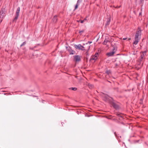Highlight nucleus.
Returning <instances> with one entry per match:
<instances>
[{
  "label": "nucleus",
  "instance_id": "nucleus-33",
  "mask_svg": "<svg viewBox=\"0 0 148 148\" xmlns=\"http://www.w3.org/2000/svg\"><path fill=\"white\" fill-rule=\"evenodd\" d=\"M141 14V13H139V15H140V14Z\"/></svg>",
  "mask_w": 148,
  "mask_h": 148
},
{
  "label": "nucleus",
  "instance_id": "nucleus-24",
  "mask_svg": "<svg viewBox=\"0 0 148 148\" xmlns=\"http://www.w3.org/2000/svg\"><path fill=\"white\" fill-rule=\"evenodd\" d=\"M127 39V38H124L123 39V40H126V39Z\"/></svg>",
  "mask_w": 148,
  "mask_h": 148
},
{
  "label": "nucleus",
  "instance_id": "nucleus-7",
  "mask_svg": "<svg viewBox=\"0 0 148 148\" xmlns=\"http://www.w3.org/2000/svg\"><path fill=\"white\" fill-rule=\"evenodd\" d=\"M75 48L78 49L84 50V48L80 44L78 45H74Z\"/></svg>",
  "mask_w": 148,
  "mask_h": 148
},
{
  "label": "nucleus",
  "instance_id": "nucleus-9",
  "mask_svg": "<svg viewBox=\"0 0 148 148\" xmlns=\"http://www.w3.org/2000/svg\"><path fill=\"white\" fill-rule=\"evenodd\" d=\"M99 50L98 52L96 51L95 55H93V60H96L97 58V57L98 56L99 54Z\"/></svg>",
  "mask_w": 148,
  "mask_h": 148
},
{
  "label": "nucleus",
  "instance_id": "nucleus-3",
  "mask_svg": "<svg viewBox=\"0 0 148 148\" xmlns=\"http://www.w3.org/2000/svg\"><path fill=\"white\" fill-rule=\"evenodd\" d=\"M6 11L4 8H2L0 12V23L2 22L3 19L5 16Z\"/></svg>",
  "mask_w": 148,
  "mask_h": 148
},
{
  "label": "nucleus",
  "instance_id": "nucleus-18",
  "mask_svg": "<svg viewBox=\"0 0 148 148\" xmlns=\"http://www.w3.org/2000/svg\"><path fill=\"white\" fill-rule=\"evenodd\" d=\"M122 114H121V113H117L116 114V115L118 116H119V117H122Z\"/></svg>",
  "mask_w": 148,
  "mask_h": 148
},
{
  "label": "nucleus",
  "instance_id": "nucleus-29",
  "mask_svg": "<svg viewBox=\"0 0 148 148\" xmlns=\"http://www.w3.org/2000/svg\"><path fill=\"white\" fill-rule=\"evenodd\" d=\"M88 42L89 43H91L92 42Z\"/></svg>",
  "mask_w": 148,
  "mask_h": 148
},
{
  "label": "nucleus",
  "instance_id": "nucleus-22",
  "mask_svg": "<svg viewBox=\"0 0 148 148\" xmlns=\"http://www.w3.org/2000/svg\"><path fill=\"white\" fill-rule=\"evenodd\" d=\"M140 3L143 4L144 2V0H140Z\"/></svg>",
  "mask_w": 148,
  "mask_h": 148
},
{
  "label": "nucleus",
  "instance_id": "nucleus-28",
  "mask_svg": "<svg viewBox=\"0 0 148 148\" xmlns=\"http://www.w3.org/2000/svg\"><path fill=\"white\" fill-rule=\"evenodd\" d=\"M87 116H88V117H89L90 116L89 115H86Z\"/></svg>",
  "mask_w": 148,
  "mask_h": 148
},
{
  "label": "nucleus",
  "instance_id": "nucleus-13",
  "mask_svg": "<svg viewBox=\"0 0 148 148\" xmlns=\"http://www.w3.org/2000/svg\"><path fill=\"white\" fill-rule=\"evenodd\" d=\"M110 17L109 19H108L107 21H106V23L105 24L106 26H107L109 25V24L110 23Z\"/></svg>",
  "mask_w": 148,
  "mask_h": 148
},
{
  "label": "nucleus",
  "instance_id": "nucleus-25",
  "mask_svg": "<svg viewBox=\"0 0 148 148\" xmlns=\"http://www.w3.org/2000/svg\"><path fill=\"white\" fill-rule=\"evenodd\" d=\"M121 6H116V8H119Z\"/></svg>",
  "mask_w": 148,
  "mask_h": 148
},
{
  "label": "nucleus",
  "instance_id": "nucleus-32",
  "mask_svg": "<svg viewBox=\"0 0 148 148\" xmlns=\"http://www.w3.org/2000/svg\"><path fill=\"white\" fill-rule=\"evenodd\" d=\"M78 1H82V0H78Z\"/></svg>",
  "mask_w": 148,
  "mask_h": 148
},
{
  "label": "nucleus",
  "instance_id": "nucleus-31",
  "mask_svg": "<svg viewBox=\"0 0 148 148\" xmlns=\"http://www.w3.org/2000/svg\"><path fill=\"white\" fill-rule=\"evenodd\" d=\"M107 73L108 74H109V73H108V71H107Z\"/></svg>",
  "mask_w": 148,
  "mask_h": 148
},
{
  "label": "nucleus",
  "instance_id": "nucleus-10",
  "mask_svg": "<svg viewBox=\"0 0 148 148\" xmlns=\"http://www.w3.org/2000/svg\"><path fill=\"white\" fill-rule=\"evenodd\" d=\"M57 16H55L52 18V21L53 23H55L57 22Z\"/></svg>",
  "mask_w": 148,
  "mask_h": 148
},
{
  "label": "nucleus",
  "instance_id": "nucleus-11",
  "mask_svg": "<svg viewBox=\"0 0 148 148\" xmlns=\"http://www.w3.org/2000/svg\"><path fill=\"white\" fill-rule=\"evenodd\" d=\"M81 2V1H79L78 0H77V3L76 4V5H75V9H74V10H76L78 8L79 5V3Z\"/></svg>",
  "mask_w": 148,
  "mask_h": 148
},
{
  "label": "nucleus",
  "instance_id": "nucleus-15",
  "mask_svg": "<svg viewBox=\"0 0 148 148\" xmlns=\"http://www.w3.org/2000/svg\"><path fill=\"white\" fill-rule=\"evenodd\" d=\"M104 100L106 101H108L109 99V96L107 95H105L104 96Z\"/></svg>",
  "mask_w": 148,
  "mask_h": 148
},
{
  "label": "nucleus",
  "instance_id": "nucleus-23",
  "mask_svg": "<svg viewBox=\"0 0 148 148\" xmlns=\"http://www.w3.org/2000/svg\"><path fill=\"white\" fill-rule=\"evenodd\" d=\"M114 134L116 137H118L117 136V134H116V132H114Z\"/></svg>",
  "mask_w": 148,
  "mask_h": 148
},
{
  "label": "nucleus",
  "instance_id": "nucleus-27",
  "mask_svg": "<svg viewBox=\"0 0 148 148\" xmlns=\"http://www.w3.org/2000/svg\"><path fill=\"white\" fill-rule=\"evenodd\" d=\"M131 40V38H129L128 39V40Z\"/></svg>",
  "mask_w": 148,
  "mask_h": 148
},
{
  "label": "nucleus",
  "instance_id": "nucleus-6",
  "mask_svg": "<svg viewBox=\"0 0 148 148\" xmlns=\"http://www.w3.org/2000/svg\"><path fill=\"white\" fill-rule=\"evenodd\" d=\"M117 50V49L116 47H114L112 49V51L111 52L107 53L106 55L108 56H112L115 53Z\"/></svg>",
  "mask_w": 148,
  "mask_h": 148
},
{
  "label": "nucleus",
  "instance_id": "nucleus-12",
  "mask_svg": "<svg viewBox=\"0 0 148 148\" xmlns=\"http://www.w3.org/2000/svg\"><path fill=\"white\" fill-rule=\"evenodd\" d=\"M112 106L113 107L116 109H117L118 108V106L115 103H113L112 104Z\"/></svg>",
  "mask_w": 148,
  "mask_h": 148
},
{
  "label": "nucleus",
  "instance_id": "nucleus-8",
  "mask_svg": "<svg viewBox=\"0 0 148 148\" xmlns=\"http://www.w3.org/2000/svg\"><path fill=\"white\" fill-rule=\"evenodd\" d=\"M67 51H68L69 53V54L70 55H73L75 53V51L73 50L70 47H66Z\"/></svg>",
  "mask_w": 148,
  "mask_h": 148
},
{
  "label": "nucleus",
  "instance_id": "nucleus-34",
  "mask_svg": "<svg viewBox=\"0 0 148 148\" xmlns=\"http://www.w3.org/2000/svg\"><path fill=\"white\" fill-rule=\"evenodd\" d=\"M1 49V48L0 47V49Z\"/></svg>",
  "mask_w": 148,
  "mask_h": 148
},
{
  "label": "nucleus",
  "instance_id": "nucleus-21",
  "mask_svg": "<svg viewBox=\"0 0 148 148\" xmlns=\"http://www.w3.org/2000/svg\"><path fill=\"white\" fill-rule=\"evenodd\" d=\"M85 19L83 20H79V22H80L81 23H83Z\"/></svg>",
  "mask_w": 148,
  "mask_h": 148
},
{
  "label": "nucleus",
  "instance_id": "nucleus-20",
  "mask_svg": "<svg viewBox=\"0 0 148 148\" xmlns=\"http://www.w3.org/2000/svg\"><path fill=\"white\" fill-rule=\"evenodd\" d=\"M88 87L90 89H92V86L91 84H88Z\"/></svg>",
  "mask_w": 148,
  "mask_h": 148
},
{
  "label": "nucleus",
  "instance_id": "nucleus-4",
  "mask_svg": "<svg viewBox=\"0 0 148 148\" xmlns=\"http://www.w3.org/2000/svg\"><path fill=\"white\" fill-rule=\"evenodd\" d=\"M20 11V8L19 7H18L17 9L16 10V15L15 17L12 20L13 22H16L18 18V16H19V14Z\"/></svg>",
  "mask_w": 148,
  "mask_h": 148
},
{
  "label": "nucleus",
  "instance_id": "nucleus-16",
  "mask_svg": "<svg viewBox=\"0 0 148 148\" xmlns=\"http://www.w3.org/2000/svg\"><path fill=\"white\" fill-rule=\"evenodd\" d=\"M85 30H79V33L80 34L82 35V33L84 32Z\"/></svg>",
  "mask_w": 148,
  "mask_h": 148
},
{
  "label": "nucleus",
  "instance_id": "nucleus-17",
  "mask_svg": "<svg viewBox=\"0 0 148 148\" xmlns=\"http://www.w3.org/2000/svg\"><path fill=\"white\" fill-rule=\"evenodd\" d=\"M77 89V88H69L70 90H76Z\"/></svg>",
  "mask_w": 148,
  "mask_h": 148
},
{
  "label": "nucleus",
  "instance_id": "nucleus-1",
  "mask_svg": "<svg viewBox=\"0 0 148 148\" xmlns=\"http://www.w3.org/2000/svg\"><path fill=\"white\" fill-rule=\"evenodd\" d=\"M141 32L140 30V27H138V30L136 31L135 37V40L133 42V44L136 45L138 42H139L141 38Z\"/></svg>",
  "mask_w": 148,
  "mask_h": 148
},
{
  "label": "nucleus",
  "instance_id": "nucleus-5",
  "mask_svg": "<svg viewBox=\"0 0 148 148\" xmlns=\"http://www.w3.org/2000/svg\"><path fill=\"white\" fill-rule=\"evenodd\" d=\"M73 61L76 63H78L81 61V56L79 55H75L73 56Z\"/></svg>",
  "mask_w": 148,
  "mask_h": 148
},
{
  "label": "nucleus",
  "instance_id": "nucleus-2",
  "mask_svg": "<svg viewBox=\"0 0 148 148\" xmlns=\"http://www.w3.org/2000/svg\"><path fill=\"white\" fill-rule=\"evenodd\" d=\"M147 52L146 51H145L143 52H140V55L138 60V62H139V65H141V66L143 65V62H142V61L143 60L145 59V56L146 55Z\"/></svg>",
  "mask_w": 148,
  "mask_h": 148
},
{
  "label": "nucleus",
  "instance_id": "nucleus-30",
  "mask_svg": "<svg viewBox=\"0 0 148 148\" xmlns=\"http://www.w3.org/2000/svg\"><path fill=\"white\" fill-rule=\"evenodd\" d=\"M7 93H4V94L5 95H6Z\"/></svg>",
  "mask_w": 148,
  "mask_h": 148
},
{
  "label": "nucleus",
  "instance_id": "nucleus-26",
  "mask_svg": "<svg viewBox=\"0 0 148 148\" xmlns=\"http://www.w3.org/2000/svg\"><path fill=\"white\" fill-rule=\"evenodd\" d=\"M92 60V58H91L90 59V61H91Z\"/></svg>",
  "mask_w": 148,
  "mask_h": 148
},
{
  "label": "nucleus",
  "instance_id": "nucleus-19",
  "mask_svg": "<svg viewBox=\"0 0 148 148\" xmlns=\"http://www.w3.org/2000/svg\"><path fill=\"white\" fill-rule=\"evenodd\" d=\"M26 41L24 42L21 45L20 47H22L23 46L25 45V44H26Z\"/></svg>",
  "mask_w": 148,
  "mask_h": 148
},
{
  "label": "nucleus",
  "instance_id": "nucleus-14",
  "mask_svg": "<svg viewBox=\"0 0 148 148\" xmlns=\"http://www.w3.org/2000/svg\"><path fill=\"white\" fill-rule=\"evenodd\" d=\"M108 42H109L110 41L108 39L106 38L104 41L103 42V44L104 45H106Z\"/></svg>",
  "mask_w": 148,
  "mask_h": 148
}]
</instances>
